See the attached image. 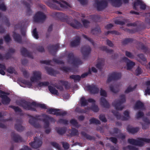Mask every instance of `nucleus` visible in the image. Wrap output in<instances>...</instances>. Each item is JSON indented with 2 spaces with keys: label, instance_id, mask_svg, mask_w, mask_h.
I'll return each instance as SVG.
<instances>
[{
  "label": "nucleus",
  "instance_id": "obj_52",
  "mask_svg": "<svg viewBox=\"0 0 150 150\" xmlns=\"http://www.w3.org/2000/svg\"><path fill=\"white\" fill-rule=\"evenodd\" d=\"M137 86V85H136L133 88H132L130 86H129L125 91V93H128L132 91L136 88Z\"/></svg>",
  "mask_w": 150,
  "mask_h": 150
},
{
  "label": "nucleus",
  "instance_id": "obj_33",
  "mask_svg": "<svg viewBox=\"0 0 150 150\" xmlns=\"http://www.w3.org/2000/svg\"><path fill=\"white\" fill-rule=\"evenodd\" d=\"M89 108H85L84 109H82L79 108L77 107L75 109V111L80 113H86L88 112Z\"/></svg>",
  "mask_w": 150,
  "mask_h": 150
},
{
  "label": "nucleus",
  "instance_id": "obj_55",
  "mask_svg": "<svg viewBox=\"0 0 150 150\" xmlns=\"http://www.w3.org/2000/svg\"><path fill=\"white\" fill-rule=\"evenodd\" d=\"M50 144L54 147L56 148L58 150L61 149L60 146L59 144L55 142H51L50 143Z\"/></svg>",
  "mask_w": 150,
  "mask_h": 150
},
{
  "label": "nucleus",
  "instance_id": "obj_13",
  "mask_svg": "<svg viewBox=\"0 0 150 150\" xmlns=\"http://www.w3.org/2000/svg\"><path fill=\"white\" fill-rule=\"evenodd\" d=\"M42 141L39 137H35L34 141L29 143L30 146L33 148L37 149L40 147L42 144Z\"/></svg>",
  "mask_w": 150,
  "mask_h": 150
},
{
  "label": "nucleus",
  "instance_id": "obj_60",
  "mask_svg": "<svg viewBox=\"0 0 150 150\" xmlns=\"http://www.w3.org/2000/svg\"><path fill=\"white\" fill-rule=\"evenodd\" d=\"M62 85L64 86L66 89H68L70 88V86L67 81H63L62 82Z\"/></svg>",
  "mask_w": 150,
  "mask_h": 150
},
{
  "label": "nucleus",
  "instance_id": "obj_49",
  "mask_svg": "<svg viewBox=\"0 0 150 150\" xmlns=\"http://www.w3.org/2000/svg\"><path fill=\"white\" fill-rule=\"evenodd\" d=\"M82 36L85 39L90 42L93 46H95V44L93 40L88 37L87 35L84 34H83Z\"/></svg>",
  "mask_w": 150,
  "mask_h": 150
},
{
  "label": "nucleus",
  "instance_id": "obj_12",
  "mask_svg": "<svg viewBox=\"0 0 150 150\" xmlns=\"http://www.w3.org/2000/svg\"><path fill=\"white\" fill-rule=\"evenodd\" d=\"M44 118L42 119V120L45 124L44 127L45 128H47L49 127L50 123L49 121L54 123L56 120L53 117H50L47 115H44Z\"/></svg>",
  "mask_w": 150,
  "mask_h": 150
},
{
  "label": "nucleus",
  "instance_id": "obj_39",
  "mask_svg": "<svg viewBox=\"0 0 150 150\" xmlns=\"http://www.w3.org/2000/svg\"><path fill=\"white\" fill-rule=\"evenodd\" d=\"M69 78L74 80L75 82L76 81H79L81 80V77L79 75H72L69 76Z\"/></svg>",
  "mask_w": 150,
  "mask_h": 150
},
{
  "label": "nucleus",
  "instance_id": "obj_40",
  "mask_svg": "<svg viewBox=\"0 0 150 150\" xmlns=\"http://www.w3.org/2000/svg\"><path fill=\"white\" fill-rule=\"evenodd\" d=\"M89 122L90 124H95L96 125H100L101 124V122L98 120L96 118L94 117L92 118L91 119H90L89 120Z\"/></svg>",
  "mask_w": 150,
  "mask_h": 150
},
{
  "label": "nucleus",
  "instance_id": "obj_43",
  "mask_svg": "<svg viewBox=\"0 0 150 150\" xmlns=\"http://www.w3.org/2000/svg\"><path fill=\"white\" fill-rule=\"evenodd\" d=\"M88 108H89V110L91 109L95 112H97L99 110V109L98 105H96L95 103L94 104H92L91 107H88Z\"/></svg>",
  "mask_w": 150,
  "mask_h": 150
},
{
  "label": "nucleus",
  "instance_id": "obj_7",
  "mask_svg": "<svg viewBox=\"0 0 150 150\" xmlns=\"http://www.w3.org/2000/svg\"><path fill=\"white\" fill-rule=\"evenodd\" d=\"M40 116L39 115H36L34 117L30 115L29 122L32 126L35 128H39L40 127V125L39 124L38 120H41L40 118H38Z\"/></svg>",
  "mask_w": 150,
  "mask_h": 150
},
{
  "label": "nucleus",
  "instance_id": "obj_1",
  "mask_svg": "<svg viewBox=\"0 0 150 150\" xmlns=\"http://www.w3.org/2000/svg\"><path fill=\"white\" fill-rule=\"evenodd\" d=\"M16 103L18 105L22 107L24 109L27 110L36 112L37 110L35 107L47 109V107L45 104L37 103L35 101L30 103L24 100H21L17 101Z\"/></svg>",
  "mask_w": 150,
  "mask_h": 150
},
{
  "label": "nucleus",
  "instance_id": "obj_25",
  "mask_svg": "<svg viewBox=\"0 0 150 150\" xmlns=\"http://www.w3.org/2000/svg\"><path fill=\"white\" fill-rule=\"evenodd\" d=\"M45 69L47 74L51 76H55L58 73L56 70H54L51 67H45Z\"/></svg>",
  "mask_w": 150,
  "mask_h": 150
},
{
  "label": "nucleus",
  "instance_id": "obj_63",
  "mask_svg": "<svg viewBox=\"0 0 150 150\" xmlns=\"http://www.w3.org/2000/svg\"><path fill=\"white\" fill-rule=\"evenodd\" d=\"M63 147L64 149H68L69 148V144L67 142H62Z\"/></svg>",
  "mask_w": 150,
  "mask_h": 150
},
{
  "label": "nucleus",
  "instance_id": "obj_64",
  "mask_svg": "<svg viewBox=\"0 0 150 150\" xmlns=\"http://www.w3.org/2000/svg\"><path fill=\"white\" fill-rule=\"evenodd\" d=\"M4 40L6 42H8L11 40L10 36L8 34H7L4 37Z\"/></svg>",
  "mask_w": 150,
  "mask_h": 150
},
{
  "label": "nucleus",
  "instance_id": "obj_18",
  "mask_svg": "<svg viewBox=\"0 0 150 150\" xmlns=\"http://www.w3.org/2000/svg\"><path fill=\"white\" fill-rule=\"evenodd\" d=\"M16 123L15 125V127L16 130L18 132L23 131L24 127L21 125L22 122L21 119H17L16 120Z\"/></svg>",
  "mask_w": 150,
  "mask_h": 150
},
{
  "label": "nucleus",
  "instance_id": "obj_36",
  "mask_svg": "<svg viewBox=\"0 0 150 150\" xmlns=\"http://www.w3.org/2000/svg\"><path fill=\"white\" fill-rule=\"evenodd\" d=\"M101 30L99 26H97L91 30V32L93 35H96L101 33Z\"/></svg>",
  "mask_w": 150,
  "mask_h": 150
},
{
  "label": "nucleus",
  "instance_id": "obj_3",
  "mask_svg": "<svg viewBox=\"0 0 150 150\" xmlns=\"http://www.w3.org/2000/svg\"><path fill=\"white\" fill-rule=\"evenodd\" d=\"M47 4L51 8L57 10H59L60 9L59 6L61 8H66L68 7H70V5L65 1L60 2L57 0H52L51 1H48Z\"/></svg>",
  "mask_w": 150,
  "mask_h": 150
},
{
  "label": "nucleus",
  "instance_id": "obj_35",
  "mask_svg": "<svg viewBox=\"0 0 150 150\" xmlns=\"http://www.w3.org/2000/svg\"><path fill=\"white\" fill-rule=\"evenodd\" d=\"M81 134L82 135L86 137V139L88 140H94L95 139L94 137L90 135L89 134H87L86 132L84 131H82L81 132Z\"/></svg>",
  "mask_w": 150,
  "mask_h": 150
},
{
  "label": "nucleus",
  "instance_id": "obj_19",
  "mask_svg": "<svg viewBox=\"0 0 150 150\" xmlns=\"http://www.w3.org/2000/svg\"><path fill=\"white\" fill-rule=\"evenodd\" d=\"M122 60L126 62L127 67V69L130 70L135 65V63L130 60L127 58L124 57L122 58Z\"/></svg>",
  "mask_w": 150,
  "mask_h": 150
},
{
  "label": "nucleus",
  "instance_id": "obj_29",
  "mask_svg": "<svg viewBox=\"0 0 150 150\" xmlns=\"http://www.w3.org/2000/svg\"><path fill=\"white\" fill-rule=\"evenodd\" d=\"M111 1L112 5L115 7H119L122 5L121 0H108Z\"/></svg>",
  "mask_w": 150,
  "mask_h": 150
},
{
  "label": "nucleus",
  "instance_id": "obj_10",
  "mask_svg": "<svg viewBox=\"0 0 150 150\" xmlns=\"http://www.w3.org/2000/svg\"><path fill=\"white\" fill-rule=\"evenodd\" d=\"M9 94L8 93L0 90V98H2V103L3 104H7L10 102L11 99L7 96Z\"/></svg>",
  "mask_w": 150,
  "mask_h": 150
},
{
  "label": "nucleus",
  "instance_id": "obj_59",
  "mask_svg": "<svg viewBox=\"0 0 150 150\" xmlns=\"http://www.w3.org/2000/svg\"><path fill=\"white\" fill-rule=\"evenodd\" d=\"M49 84V82L48 81H44L40 82L38 83V85L40 87L42 86H47Z\"/></svg>",
  "mask_w": 150,
  "mask_h": 150
},
{
  "label": "nucleus",
  "instance_id": "obj_6",
  "mask_svg": "<svg viewBox=\"0 0 150 150\" xmlns=\"http://www.w3.org/2000/svg\"><path fill=\"white\" fill-rule=\"evenodd\" d=\"M112 112L118 120L121 119L123 121H125L127 120L129 118V112L127 110L125 111L124 112V116H122L117 111L112 110Z\"/></svg>",
  "mask_w": 150,
  "mask_h": 150
},
{
  "label": "nucleus",
  "instance_id": "obj_31",
  "mask_svg": "<svg viewBox=\"0 0 150 150\" xmlns=\"http://www.w3.org/2000/svg\"><path fill=\"white\" fill-rule=\"evenodd\" d=\"M23 4L25 5L27 7V14L29 16L31 15L32 12L30 9V4L24 1H23Z\"/></svg>",
  "mask_w": 150,
  "mask_h": 150
},
{
  "label": "nucleus",
  "instance_id": "obj_8",
  "mask_svg": "<svg viewBox=\"0 0 150 150\" xmlns=\"http://www.w3.org/2000/svg\"><path fill=\"white\" fill-rule=\"evenodd\" d=\"M121 77L120 73L114 72L110 74L107 81V83H109L112 81L117 80L120 79Z\"/></svg>",
  "mask_w": 150,
  "mask_h": 150
},
{
  "label": "nucleus",
  "instance_id": "obj_34",
  "mask_svg": "<svg viewBox=\"0 0 150 150\" xmlns=\"http://www.w3.org/2000/svg\"><path fill=\"white\" fill-rule=\"evenodd\" d=\"M48 89L50 92L52 94L54 95H58L59 93L58 91L54 87L52 86H48Z\"/></svg>",
  "mask_w": 150,
  "mask_h": 150
},
{
  "label": "nucleus",
  "instance_id": "obj_56",
  "mask_svg": "<svg viewBox=\"0 0 150 150\" xmlns=\"http://www.w3.org/2000/svg\"><path fill=\"white\" fill-rule=\"evenodd\" d=\"M99 119L103 122L105 123L107 122V120L104 115H100L99 116Z\"/></svg>",
  "mask_w": 150,
  "mask_h": 150
},
{
  "label": "nucleus",
  "instance_id": "obj_2",
  "mask_svg": "<svg viewBox=\"0 0 150 150\" xmlns=\"http://www.w3.org/2000/svg\"><path fill=\"white\" fill-rule=\"evenodd\" d=\"M55 14L62 21L66 22L74 28L78 29L82 27V25L78 21L74 19L71 21V17L65 16L63 13L56 12Z\"/></svg>",
  "mask_w": 150,
  "mask_h": 150
},
{
  "label": "nucleus",
  "instance_id": "obj_61",
  "mask_svg": "<svg viewBox=\"0 0 150 150\" xmlns=\"http://www.w3.org/2000/svg\"><path fill=\"white\" fill-rule=\"evenodd\" d=\"M110 91L114 93H116L118 92L119 89L117 88H115L112 85H111L110 86Z\"/></svg>",
  "mask_w": 150,
  "mask_h": 150
},
{
  "label": "nucleus",
  "instance_id": "obj_21",
  "mask_svg": "<svg viewBox=\"0 0 150 150\" xmlns=\"http://www.w3.org/2000/svg\"><path fill=\"white\" fill-rule=\"evenodd\" d=\"M87 88L90 93L92 94L97 93L99 91V89L97 86L94 85L88 86H87Z\"/></svg>",
  "mask_w": 150,
  "mask_h": 150
},
{
  "label": "nucleus",
  "instance_id": "obj_42",
  "mask_svg": "<svg viewBox=\"0 0 150 150\" xmlns=\"http://www.w3.org/2000/svg\"><path fill=\"white\" fill-rule=\"evenodd\" d=\"M142 138H138L136 140L135 145L142 146L144 145L142 140L141 139Z\"/></svg>",
  "mask_w": 150,
  "mask_h": 150
},
{
  "label": "nucleus",
  "instance_id": "obj_4",
  "mask_svg": "<svg viewBox=\"0 0 150 150\" xmlns=\"http://www.w3.org/2000/svg\"><path fill=\"white\" fill-rule=\"evenodd\" d=\"M67 61L68 63L76 67H78L79 65L82 64L83 63L79 58L74 56L73 53H69L68 54Z\"/></svg>",
  "mask_w": 150,
  "mask_h": 150
},
{
  "label": "nucleus",
  "instance_id": "obj_15",
  "mask_svg": "<svg viewBox=\"0 0 150 150\" xmlns=\"http://www.w3.org/2000/svg\"><path fill=\"white\" fill-rule=\"evenodd\" d=\"M59 45L57 43L55 45H50L47 47V49L49 52L54 55L57 51L58 49L59 48Z\"/></svg>",
  "mask_w": 150,
  "mask_h": 150
},
{
  "label": "nucleus",
  "instance_id": "obj_54",
  "mask_svg": "<svg viewBox=\"0 0 150 150\" xmlns=\"http://www.w3.org/2000/svg\"><path fill=\"white\" fill-rule=\"evenodd\" d=\"M60 69L65 72H67L70 71L71 69L69 67H62L60 68Z\"/></svg>",
  "mask_w": 150,
  "mask_h": 150
},
{
  "label": "nucleus",
  "instance_id": "obj_32",
  "mask_svg": "<svg viewBox=\"0 0 150 150\" xmlns=\"http://www.w3.org/2000/svg\"><path fill=\"white\" fill-rule=\"evenodd\" d=\"M104 59L103 58H98V62L96 65V67L98 69H101L102 66L104 62Z\"/></svg>",
  "mask_w": 150,
  "mask_h": 150
},
{
  "label": "nucleus",
  "instance_id": "obj_24",
  "mask_svg": "<svg viewBox=\"0 0 150 150\" xmlns=\"http://www.w3.org/2000/svg\"><path fill=\"white\" fill-rule=\"evenodd\" d=\"M81 39L79 37H76L73 40L71 41L70 43L71 47H75L79 45L80 43Z\"/></svg>",
  "mask_w": 150,
  "mask_h": 150
},
{
  "label": "nucleus",
  "instance_id": "obj_16",
  "mask_svg": "<svg viewBox=\"0 0 150 150\" xmlns=\"http://www.w3.org/2000/svg\"><path fill=\"white\" fill-rule=\"evenodd\" d=\"M41 73L40 71H35L33 72V76L30 79L31 82H37L41 79Z\"/></svg>",
  "mask_w": 150,
  "mask_h": 150
},
{
  "label": "nucleus",
  "instance_id": "obj_48",
  "mask_svg": "<svg viewBox=\"0 0 150 150\" xmlns=\"http://www.w3.org/2000/svg\"><path fill=\"white\" fill-rule=\"evenodd\" d=\"M9 107L13 109L14 111L16 112H22V110L18 106H16L14 105H10Z\"/></svg>",
  "mask_w": 150,
  "mask_h": 150
},
{
  "label": "nucleus",
  "instance_id": "obj_30",
  "mask_svg": "<svg viewBox=\"0 0 150 150\" xmlns=\"http://www.w3.org/2000/svg\"><path fill=\"white\" fill-rule=\"evenodd\" d=\"M144 104L140 100L137 101L134 107V110L144 108Z\"/></svg>",
  "mask_w": 150,
  "mask_h": 150
},
{
  "label": "nucleus",
  "instance_id": "obj_23",
  "mask_svg": "<svg viewBox=\"0 0 150 150\" xmlns=\"http://www.w3.org/2000/svg\"><path fill=\"white\" fill-rule=\"evenodd\" d=\"M100 103L103 107L106 108H109L110 105L108 101L104 97H101L100 99Z\"/></svg>",
  "mask_w": 150,
  "mask_h": 150
},
{
  "label": "nucleus",
  "instance_id": "obj_5",
  "mask_svg": "<svg viewBox=\"0 0 150 150\" xmlns=\"http://www.w3.org/2000/svg\"><path fill=\"white\" fill-rule=\"evenodd\" d=\"M120 99H116L112 103V105L117 110H122L124 108L121 105L126 101L125 97L124 95H121L120 96Z\"/></svg>",
  "mask_w": 150,
  "mask_h": 150
},
{
  "label": "nucleus",
  "instance_id": "obj_53",
  "mask_svg": "<svg viewBox=\"0 0 150 150\" xmlns=\"http://www.w3.org/2000/svg\"><path fill=\"white\" fill-rule=\"evenodd\" d=\"M83 25L84 27L86 28H87L89 26V24L90 22L89 21L86 19H84L82 21Z\"/></svg>",
  "mask_w": 150,
  "mask_h": 150
},
{
  "label": "nucleus",
  "instance_id": "obj_22",
  "mask_svg": "<svg viewBox=\"0 0 150 150\" xmlns=\"http://www.w3.org/2000/svg\"><path fill=\"white\" fill-rule=\"evenodd\" d=\"M11 137L13 140L15 142L18 143L23 141L22 137L19 135L15 134L13 132L11 133Z\"/></svg>",
  "mask_w": 150,
  "mask_h": 150
},
{
  "label": "nucleus",
  "instance_id": "obj_20",
  "mask_svg": "<svg viewBox=\"0 0 150 150\" xmlns=\"http://www.w3.org/2000/svg\"><path fill=\"white\" fill-rule=\"evenodd\" d=\"M21 52L22 56H27L32 59L33 58L31 52L28 51L25 48L22 47L21 49Z\"/></svg>",
  "mask_w": 150,
  "mask_h": 150
},
{
  "label": "nucleus",
  "instance_id": "obj_50",
  "mask_svg": "<svg viewBox=\"0 0 150 150\" xmlns=\"http://www.w3.org/2000/svg\"><path fill=\"white\" fill-rule=\"evenodd\" d=\"M6 71L8 72L11 74L14 73V74H16V72L14 69L11 67H8L6 69Z\"/></svg>",
  "mask_w": 150,
  "mask_h": 150
},
{
  "label": "nucleus",
  "instance_id": "obj_62",
  "mask_svg": "<svg viewBox=\"0 0 150 150\" xmlns=\"http://www.w3.org/2000/svg\"><path fill=\"white\" fill-rule=\"evenodd\" d=\"M71 134L72 136H76L78 134V132L77 129L73 128L72 129Z\"/></svg>",
  "mask_w": 150,
  "mask_h": 150
},
{
  "label": "nucleus",
  "instance_id": "obj_44",
  "mask_svg": "<svg viewBox=\"0 0 150 150\" xmlns=\"http://www.w3.org/2000/svg\"><path fill=\"white\" fill-rule=\"evenodd\" d=\"M80 102L81 106L84 107L88 105V102L87 100L85 98L83 97L80 99Z\"/></svg>",
  "mask_w": 150,
  "mask_h": 150
},
{
  "label": "nucleus",
  "instance_id": "obj_37",
  "mask_svg": "<svg viewBox=\"0 0 150 150\" xmlns=\"http://www.w3.org/2000/svg\"><path fill=\"white\" fill-rule=\"evenodd\" d=\"M66 129L65 127H58L57 129V133L59 134L62 135L66 132Z\"/></svg>",
  "mask_w": 150,
  "mask_h": 150
},
{
  "label": "nucleus",
  "instance_id": "obj_26",
  "mask_svg": "<svg viewBox=\"0 0 150 150\" xmlns=\"http://www.w3.org/2000/svg\"><path fill=\"white\" fill-rule=\"evenodd\" d=\"M60 110L57 109H54L50 108L48 109L47 111V112L49 114H53L54 115L58 116V111H60Z\"/></svg>",
  "mask_w": 150,
  "mask_h": 150
},
{
  "label": "nucleus",
  "instance_id": "obj_17",
  "mask_svg": "<svg viewBox=\"0 0 150 150\" xmlns=\"http://www.w3.org/2000/svg\"><path fill=\"white\" fill-rule=\"evenodd\" d=\"M139 5L140 6V8L142 10H144L146 8V5L140 0H137L134 1L133 6V8L135 10H137V6Z\"/></svg>",
  "mask_w": 150,
  "mask_h": 150
},
{
  "label": "nucleus",
  "instance_id": "obj_57",
  "mask_svg": "<svg viewBox=\"0 0 150 150\" xmlns=\"http://www.w3.org/2000/svg\"><path fill=\"white\" fill-rule=\"evenodd\" d=\"M142 72L141 69L139 67H138L135 70V74L136 76H138L141 74Z\"/></svg>",
  "mask_w": 150,
  "mask_h": 150
},
{
  "label": "nucleus",
  "instance_id": "obj_9",
  "mask_svg": "<svg viewBox=\"0 0 150 150\" xmlns=\"http://www.w3.org/2000/svg\"><path fill=\"white\" fill-rule=\"evenodd\" d=\"M46 16L42 12H38L34 17V20L36 22H43L45 20Z\"/></svg>",
  "mask_w": 150,
  "mask_h": 150
},
{
  "label": "nucleus",
  "instance_id": "obj_28",
  "mask_svg": "<svg viewBox=\"0 0 150 150\" xmlns=\"http://www.w3.org/2000/svg\"><path fill=\"white\" fill-rule=\"evenodd\" d=\"M13 37L14 40L15 41L20 43L22 42V37L19 34L16 33L15 32H13Z\"/></svg>",
  "mask_w": 150,
  "mask_h": 150
},
{
  "label": "nucleus",
  "instance_id": "obj_27",
  "mask_svg": "<svg viewBox=\"0 0 150 150\" xmlns=\"http://www.w3.org/2000/svg\"><path fill=\"white\" fill-rule=\"evenodd\" d=\"M127 129L128 132L130 133L134 134L137 132L139 130V128L138 127H134L128 126Z\"/></svg>",
  "mask_w": 150,
  "mask_h": 150
},
{
  "label": "nucleus",
  "instance_id": "obj_14",
  "mask_svg": "<svg viewBox=\"0 0 150 150\" xmlns=\"http://www.w3.org/2000/svg\"><path fill=\"white\" fill-rule=\"evenodd\" d=\"M81 53L83 55V59H85L91 51V49L88 45H84L81 48Z\"/></svg>",
  "mask_w": 150,
  "mask_h": 150
},
{
  "label": "nucleus",
  "instance_id": "obj_38",
  "mask_svg": "<svg viewBox=\"0 0 150 150\" xmlns=\"http://www.w3.org/2000/svg\"><path fill=\"white\" fill-rule=\"evenodd\" d=\"M133 41V39L130 38H126L122 40V43L123 45H127L131 43Z\"/></svg>",
  "mask_w": 150,
  "mask_h": 150
},
{
  "label": "nucleus",
  "instance_id": "obj_51",
  "mask_svg": "<svg viewBox=\"0 0 150 150\" xmlns=\"http://www.w3.org/2000/svg\"><path fill=\"white\" fill-rule=\"evenodd\" d=\"M20 81L22 83L29 86H32V83L29 81L26 80L24 79H20Z\"/></svg>",
  "mask_w": 150,
  "mask_h": 150
},
{
  "label": "nucleus",
  "instance_id": "obj_11",
  "mask_svg": "<svg viewBox=\"0 0 150 150\" xmlns=\"http://www.w3.org/2000/svg\"><path fill=\"white\" fill-rule=\"evenodd\" d=\"M95 3L97 5L98 11H100L105 8L107 6L108 3L105 0H102L100 1H96Z\"/></svg>",
  "mask_w": 150,
  "mask_h": 150
},
{
  "label": "nucleus",
  "instance_id": "obj_47",
  "mask_svg": "<svg viewBox=\"0 0 150 150\" xmlns=\"http://www.w3.org/2000/svg\"><path fill=\"white\" fill-rule=\"evenodd\" d=\"M122 149L123 150H127V149H128L129 150H138L137 148L129 145L123 147Z\"/></svg>",
  "mask_w": 150,
  "mask_h": 150
},
{
  "label": "nucleus",
  "instance_id": "obj_41",
  "mask_svg": "<svg viewBox=\"0 0 150 150\" xmlns=\"http://www.w3.org/2000/svg\"><path fill=\"white\" fill-rule=\"evenodd\" d=\"M6 69V67L5 64L0 63V74L4 75L5 73L4 70Z\"/></svg>",
  "mask_w": 150,
  "mask_h": 150
},
{
  "label": "nucleus",
  "instance_id": "obj_45",
  "mask_svg": "<svg viewBox=\"0 0 150 150\" xmlns=\"http://www.w3.org/2000/svg\"><path fill=\"white\" fill-rule=\"evenodd\" d=\"M68 122L69 121L68 120L62 118L59 119L57 121V123L63 125H67L68 124Z\"/></svg>",
  "mask_w": 150,
  "mask_h": 150
},
{
  "label": "nucleus",
  "instance_id": "obj_46",
  "mask_svg": "<svg viewBox=\"0 0 150 150\" xmlns=\"http://www.w3.org/2000/svg\"><path fill=\"white\" fill-rule=\"evenodd\" d=\"M100 48L101 50L105 51L107 53H112L113 52V50L108 49L107 47L106 46H102Z\"/></svg>",
  "mask_w": 150,
  "mask_h": 150
},
{
  "label": "nucleus",
  "instance_id": "obj_58",
  "mask_svg": "<svg viewBox=\"0 0 150 150\" xmlns=\"http://www.w3.org/2000/svg\"><path fill=\"white\" fill-rule=\"evenodd\" d=\"M91 18L95 22H97L100 19V17L99 16L97 15H92L91 16Z\"/></svg>",
  "mask_w": 150,
  "mask_h": 150
}]
</instances>
